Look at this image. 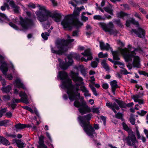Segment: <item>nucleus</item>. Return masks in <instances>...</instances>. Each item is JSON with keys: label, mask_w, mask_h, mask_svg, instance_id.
Instances as JSON below:
<instances>
[{"label": "nucleus", "mask_w": 148, "mask_h": 148, "mask_svg": "<svg viewBox=\"0 0 148 148\" xmlns=\"http://www.w3.org/2000/svg\"><path fill=\"white\" fill-rule=\"evenodd\" d=\"M1 142L3 144L7 145H9L10 144L9 141L5 138L2 137Z\"/></svg>", "instance_id": "nucleus-30"}, {"label": "nucleus", "mask_w": 148, "mask_h": 148, "mask_svg": "<svg viewBox=\"0 0 148 148\" xmlns=\"http://www.w3.org/2000/svg\"><path fill=\"white\" fill-rule=\"evenodd\" d=\"M132 98L135 102H138L139 104H143L144 103V100L142 99H140V96L139 95H133Z\"/></svg>", "instance_id": "nucleus-19"}, {"label": "nucleus", "mask_w": 148, "mask_h": 148, "mask_svg": "<svg viewBox=\"0 0 148 148\" xmlns=\"http://www.w3.org/2000/svg\"><path fill=\"white\" fill-rule=\"evenodd\" d=\"M19 96L21 97V100H22V102L27 104L28 103V101L27 99V96L26 93L22 91L21 92L19 93Z\"/></svg>", "instance_id": "nucleus-16"}, {"label": "nucleus", "mask_w": 148, "mask_h": 148, "mask_svg": "<svg viewBox=\"0 0 148 148\" xmlns=\"http://www.w3.org/2000/svg\"><path fill=\"white\" fill-rule=\"evenodd\" d=\"M72 58L78 60H80V58L78 54L75 53H71L67 56V58L65 59V63H64L62 62V60L58 58V61L60 62V67L62 69H66L68 66L72 64L73 62Z\"/></svg>", "instance_id": "nucleus-7"}, {"label": "nucleus", "mask_w": 148, "mask_h": 148, "mask_svg": "<svg viewBox=\"0 0 148 148\" xmlns=\"http://www.w3.org/2000/svg\"><path fill=\"white\" fill-rule=\"evenodd\" d=\"M0 22H1V20L4 21H9V19L8 17L4 14H3L0 12Z\"/></svg>", "instance_id": "nucleus-28"}, {"label": "nucleus", "mask_w": 148, "mask_h": 148, "mask_svg": "<svg viewBox=\"0 0 148 148\" xmlns=\"http://www.w3.org/2000/svg\"><path fill=\"white\" fill-rule=\"evenodd\" d=\"M6 8H7L8 9H9L10 8L8 4L6 3H5L3 5L1 6V9L2 11H4L5 10Z\"/></svg>", "instance_id": "nucleus-35"}, {"label": "nucleus", "mask_w": 148, "mask_h": 148, "mask_svg": "<svg viewBox=\"0 0 148 148\" xmlns=\"http://www.w3.org/2000/svg\"><path fill=\"white\" fill-rule=\"evenodd\" d=\"M2 65L0 67V69L3 72L6 78L9 80H11L13 78V77L11 74H6V72L8 71V69L6 63L5 62H1Z\"/></svg>", "instance_id": "nucleus-12"}, {"label": "nucleus", "mask_w": 148, "mask_h": 148, "mask_svg": "<svg viewBox=\"0 0 148 148\" xmlns=\"http://www.w3.org/2000/svg\"><path fill=\"white\" fill-rule=\"evenodd\" d=\"M129 15L127 14L122 11L118 12L116 14L117 17L122 18L125 17H128Z\"/></svg>", "instance_id": "nucleus-27"}, {"label": "nucleus", "mask_w": 148, "mask_h": 148, "mask_svg": "<svg viewBox=\"0 0 148 148\" xmlns=\"http://www.w3.org/2000/svg\"><path fill=\"white\" fill-rule=\"evenodd\" d=\"M109 6L104 7L103 8L104 10L105 11L110 14L111 15H113V10L112 8L113 6L110 4H109Z\"/></svg>", "instance_id": "nucleus-20"}, {"label": "nucleus", "mask_w": 148, "mask_h": 148, "mask_svg": "<svg viewBox=\"0 0 148 148\" xmlns=\"http://www.w3.org/2000/svg\"><path fill=\"white\" fill-rule=\"evenodd\" d=\"M130 23H132L133 24L137 25V27H138L139 26L138 23L133 18H131V19L129 21H127L126 23V25L127 26L129 27L130 25Z\"/></svg>", "instance_id": "nucleus-23"}, {"label": "nucleus", "mask_w": 148, "mask_h": 148, "mask_svg": "<svg viewBox=\"0 0 148 148\" xmlns=\"http://www.w3.org/2000/svg\"><path fill=\"white\" fill-rule=\"evenodd\" d=\"M78 32V30L74 31L73 33L72 36H77Z\"/></svg>", "instance_id": "nucleus-59"}, {"label": "nucleus", "mask_w": 148, "mask_h": 148, "mask_svg": "<svg viewBox=\"0 0 148 148\" xmlns=\"http://www.w3.org/2000/svg\"><path fill=\"white\" fill-rule=\"evenodd\" d=\"M81 72L82 74L84 76H85L86 73V71L85 68L84 67L83 68L81 71Z\"/></svg>", "instance_id": "nucleus-55"}, {"label": "nucleus", "mask_w": 148, "mask_h": 148, "mask_svg": "<svg viewBox=\"0 0 148 148\" xmlns=\"http://www.w3.org/2000/svg\"><path fill=\"white\" fill-rule=\"evenodd\" d=\"M86 14L85 12H83L81 15V19L83 21H86L88 19V18L85 16L84 15Z\"/></svg>", "instance_id": "nucleus-36"}, {"label": "nucleus", "mask_w": 148, "mask_h": 148, "mask_svg": "<svg viewBox=\"0 0 148 148\" xmlns=\"http://www.w3.org/2000/svg\"><path fill=\"white\" fill-rule=\"evenodd\" d=\"M131 32L132 33L134 32L140 38H143L144 37L145 35V30L140 27L138 28L137 31L136 29H132Z\"/></svg>", "instance_id": "nucleus-14"}, {"label": "nucleus", "mask_w": 148, "mask_h": 148, "mask_svg": "<svg viewBox=\"0 0 148 148\" xmlns=\"http://www.w3.org/2000/svg\"><path fill=\"white\" fill-rule=\"evenodd\" d=\"M101 64L103 68L106 70H108L109 69V66L106 63V60H103L101 63Z\"/></svg>", "instance_id": "nucleus-31"}, {"label": "nucleus", "mask_w": 148, "mask_h": 148, "mask_svg": "<svg viewBox=\"0 0 148 148\" xmlns=\"http://www.w3.org/2000/svg\"><path fill=\"white\" fill-rule=\"evenodd\" d=\"M91 65L93 68H96L97 66V63L96 61L92 62L91 63Z\"/></svg>", "instance_id": "nucleus-52"}, {"label": "nucleus", "mask_w": 148, "mask_h": 148, "mask_svg": "<svg viewBox=\"0 0 148 148\" xmlns=\"http://www.w3.org/2000/svg\"><path fill=\"white\" fill-rule=\"evenodd\" d=\"M111 31L109 32L110 34H113L114 35H116L118 33V31L116 29H114V28H113Z\"/></svg>", "instance_id": "nucleus-50"}, {"label": "nucleus", "mask_w": 148, "mask_h": 148, "mask_svg": "<svg viewBox=\"0 0 148 148\" xmlns=\"http://www.w3.org/2000/svg\"><path fill=\"white\" fill-rule=\"evenodd\" d=\"M98 56L101 58H105L108 57V55L107 53L103 54V52H100L98 54Z\"/></svg>", "instance_id": "nucleus-37"}, {"label": "nucleus", "mask_w": 148, "mask_h": 148, "mask_svg": "<svg viewBox=\"0 0 148 148\" xmlns=\"http://www.w3.org/2000/svg\"><path fill=\"white\" fill-rule=\"evenodd\" d=\"M100 47L101 50H110L111 51L112 49L110 47V45L107 43L106 45L104 44L103 42L102 41H99Z\"/></svg>", "instance_id": "nucleus-17"}, {"label": "nucleus", "mask_w": 148, "mask_h": 148, "mask_svg": "<svg viewBox=\"0 0 148 148\" xmlns=\"http://www.w3.org/2000/svg\"><path fill=\"white\" fill-rule=\"evenodd\" d=\"M15 142L19 148H23L25 147V145L21 140H16Z\"/></svg>", "instance_id": "nucleus-26"}, {"label": "nucleus", "mask_w": 148, "mask_h": 148, "mask_svg": "<svg viewBox=\"0 0 148 148\" xmlns=\"http://www.w3.org/2000/svg\"><path fill=\"white\" fill-rule=\"evenodd\" d=\"M7 111L6 108H4L0 110V117H2L3 114Z\"/></svg>", "instance_id": "nucleus-43"}, {"label": "nucleus", "mask_w": 148, "mask_h": 148, "mask_svg": "<svg viewBox=\"0 0 148 148\" xmlns=\"http://www.w3.org/2000/svg\"><path fill=\"white\" fill-rule=\"evenodd\" d=\"M130 120L131 123L133 125L135 124V119L132 115H130Z\"/></svg>", "instance_id": "nucleus-44"}, {"label": "nucleus", "mask_w": 148, "mask_h": 148, "mask_svg": "<svg viewBox=\"0 0 148 148\" xmlns=\"http://www.w3.org/2000/svg\"><path fill=\"white\" fill-rule=\"evenodd\" d=\"M28 6L32 8H36L35 5L33 3H30L28 5Z\"/></svg>", "instance_id": "nucleus-61"}, {"label": "nucleus", "mask_w": 148, "mask_h": 148, "mask_svg": "<svg viewBox=\"0 0 148 148\" xmlns=\"http://www.w3.org/2000/svg\"><path fill=\"white\" fill-rule=\"evenodd\" d=\"M92 116V114H89L83 116H79L77 118L79 124L84 131L88 135L91 137L94 134H95L94 129L89 121Z\"/></svg>", "instance_id": "nucleus-5"}, {"label": "nucleus", "mask_w": 148, "mask_h": 148, "mask_svg": "<svg viewBox=\"0 0 148 148\" xmlns=\"http://www.w3.org/2000/svg\"><path fill=\"white\" fill-rule=\"evenodd\" d=\"M81 54L83 55L84 56H87L88 57L86 60L84 58H82L81 59V60L82 61H84L86 62L88 60H91L92 58V57L91 56V53L89 49L85 50L84 52L82 53Z\"/></svg>", "instance_id": "nucleus-13"}, {"label": "nucleus", "mask_w": 148, "mask_h": 148, "mask_svg": "<svg viewBox=\"0 0 148 148\" xmlns=\"http://www.w3.org/2000/svg\"><path fill=\"white\" fill-rule=\"evenodd\" d=\"M50 25V23L48 22H47V24H44L43 25L44 28L45 29H48Z\"/></svg>", "instance_id": "nucleus-57"}, {"label": "nucleus", "mask_w": 148, "mask_h": 148, "mask_svg": "<svg viewBox=\"0 0 148 148\" xmlns=\"http://www.w3.org/2000/svg\"><path fill=\"white\" fill-rule=\"evenodd\" d=\"M59 75L61 79L64 80L62 82L61 87L67 89L70 100L73 101L77 99V97L80 98V94L77 92L79 88L77 87L75 88L74 86L71 84V80L68 78L67 73L64 71H61L59 72Z\"/></svg>", "instance_id": "nucleus-2"}, {"label": "nucleus", "mask_w": 148, "mask_h": 148, "mask_svg": "<svg viewBox=\"0 0 148 148\" xmlns=\"http://www.w3.org/2000/svg\"><path fill=\"white\" fill-rule=\"evenodd\" d=\"M92 112L95 113H99V110L98 108H93L92 109Z\"/></svg>", "instance_id": "nucleus-51"}, {"label": "nucleus", "mask_w": 148, "mask_h": 148, "mask_svg": "<svg viewBox=\"0 0 148 148\" xmlns=\"http://www.w3.org/2000/svg\"><path fill=\"white\" fill-rule=\"evenodd\" d=\"M106 106L111 109L113 107H115V108L116 110H118L119 109V108L118 106L115 103H112L107 102L106 103Z\"/></svg>", "instance_id": "nucleus-25"}, {"label": "nucleus", "mask_w": 148, "mask_h": 148, "mask_svg": "<svg viewBox=\"0 0 148 148\" xmlns=\"http://www.w3.org/2000/svg\"><path fill=\"white\" fill-rule=\"evenodd\" d=\"M102 87L104 89H107L108 88V85L107 84L104 83L102 85Z\"/></svg>", "instance_id": "nucleus-60"}, {"label": "nucleus", "mask_w": 148, "mask_h": 148, "mask_svg": "<svg viewBox=\"0 0 148 148\" xmlns=\"http://www.w3.org/2000/svg\"><path fill=\"white\" fill-rule=\"evenodd\" d=\"M12 102L13 103H18L19 102H22V100H21V99H15L14 98L12 100Z\"/></svg>", "instance_id": "nucleus-48"}, {"label": "nucleus", "mask_w": 148, "mask_h": 148, "mask_svg": "<svg viewBox=\"0 0 148 148\" xmlns=\"http://www.w3.org/2000/svg\"><path fill=\"white\" fill-rule=\"evenodd\" d=\"M79 13L75 9L72 15L66 16L61 22V24L64 28H67L69 30L72 29L73 26L79 27L83 25V24L77 19L74 20L73 17L79 15Z\"/></svg>", "instance_id": "nucleus-4"}, {"label": "nucleus", "mask_w": 148, "mask_h": 148, "mask_svg": "<svg viewBox=\"0 0 148 148\" xmlns=\"http://www.w3.org/2000/svg\"><path fill=\"white\" fill-rule=\"evenodd\" d=\"M71 76L73 80L75 82L77 81L80 83V85L83 83L82 82L83 80V79L81 77H78V73H75L73 72H71Z\"/></svg>", "instance_id": "nucleus-15"}, {"label": "nucleus", "mask_w": 148, "mask_h": 148, "mask_svg": "<svg viewBox=\"0 0 148 148\" xmlns=\"http://www.w3.org/2000/svg\"><path fill=\"white\" fill-rule=\"evenodd\" d=\"M9 121L8 120H4L3 121H0V126H3L5 124L8 122Z\"/></svg>", "instance_id": "nucleus-47"}, {"label": "nucleus", "mask_w": 148, "mask_h": 148, "mask_svg": "<svg viewBox=\"0 0 148 148\" xmlns=\"http://www.w3.org/2000/svg\"><path fill=\"white\" fill-rule=\"evenodd\" d=\"M120 71L122 73L125 75H127L130 73L127 72L125 69L123 68L120 70Z\"/></svg>", "instance_id": "nucleus-46"}, {"label": "nucleus", "mask_w": 148, "mask_h": 148, "mask_svg": "<svg viewBox=\"0 0 148 148\" xmlns=\"http://www.w3.org/2000/svg\"><path fill=\"white\" fill-rule=\"evenodd\" d=\"M126 140L128 145L134 146L135 148L136 147V144L138 143L135 135L134 134L129 135L126 138Z\"/></svg>", "instance_id": "nucleus-10"}, {"label": "nucleus", "mask_w": 148, "mask_h": 148, "mask_svg": "<svg viewBox=\"0 0 148 148\" xmlns=\"http://www.w3.org/2000/svg\"><path fill=\"white\" fill-rule=\"evenodd\" d=\"M74 105L76 107H79V111L82 115L91 111L90 108L85 103L82 102L81 103L77 100H76L74 102Z\"/></svg>", "instance_id": "nucleus-9"}, {"label": "nucleus", "mask_w": 148, "mask_h": 148, "mask_svg": "<svg viewBox=\"0 0 148 148\" xmlns=\"http://www.w3.org/2000/svg\"><path fill=\"white\" fill-rule=\"evenodd\" d=\"M22 107L23 108L29 111L31 113H34V111L30 107L27 106H23Z\"/></svg>", "instance_id": "nucleus-42"}, {"label": "nucleus", "mask_w": 148, "mask_h": 148, "mask_svg": "<svg viewBox=\"0 0 148 148\" xmlns=\"http://www.w3.org/2000/svg\"><path fill=\"white\" fill-rule=\"evenodd\" d=\"M9 4L12 8L16 5L14 1L13 0H11L9 2Z\"/></svg>", "instance_id": "nucleus-53"}, {"label": "nucleus", "mask_w": 148, "mask_h": 148, "mask_svg": "<svg viewBox=\"0 0 148 148\" xmlns=\"http://www.w3.org/2000/svg\"><path fill=\"white\" fill-rule=\"evenodd\" d=\"M93 18L95 20H99L104 19L100 15H96L94 16Z\"/></svg>", "instance_id": "nucleus-40"}, {"label": "nucleus", "mask_w": 148, "mask_h": 148, "mask_svg": "<svg viewBox=\"0 0 148 148\" xmlns=\"http://www.w3.org/2000/svg\"><path fill=\"white\" fill-rule=\"evenodd\" d=\"M74 40L73 39L61 40L59 43H57L56 47H53L51 46L52 52L57 54L62 53L67 51L68 48V45Z\"/></svg>", "instance_id": "nucleus-6"}, {"label": "nucleus", "mask_w": 148, "mask_h": 148, "mask_svg": "<svg viewBox=\"0 0 148 148\" xmlns=\"http://www.w3.org/2000/svg\"><path fill=\"white\" fill-rule=\"evenodd\" d=\"M51 1L53 5V6H56L57 5V3L56 1L55 0H50Z\"/></svg>", "instance_id": "nucleus-63"}, {"label": "nucleus", "mask_w": 148, "mask_h": 148, "mask_svg": "<svg viewBox=\"0 0 148 148\" xmlns=\"http://www.w3.org/2000/svg\"><path fill=\"white\" fill-rule=\"evenodd\" d=\"M12 8L13 9V10L15 13H19L20 8L18 6L16 5Z\"/></svg>", "instance_id": "nucleus-41"}, {"label": "nucleus", "mask_w": 148, "mask_h": 148, "mask_svg": "<svg viewBox=\"0 0 148 148\" xmlns=\"http://www.w3.org/2000/svg\"><path fill=\"white\" fill-rule=\"evenodd\" d=\"M40 11L36 12V15L38 18L40 22H43L46 21L48 16L51 17L54 20L57 22L60 21L62 17L61 14L55 13L53 14L50 11L47 10L44 6H41L38 5Z\"/></svg>", "instance_id": "nucleus-3"}, {"label": "nucleus", "mask_w": 148, "mask_h": 148, "mask_svg": "<svg viewBox=\"0 0 148 148\" xmlns=\"http://www.w3.org/2000/svg\"><path fill=\"white\" fill-rule=\"evenodd\" d=\"M122 125L123 126V129L129 132L130 131V129L128 127L127 125L124 123H122Z\"/></svg>", "instance_id": "nucleus-39"}, {"label": "nucleus", "mask_w": 148, "mask_h": 148, "mask_svg": "<svg viewBox=\"0 0 148 148\" xmlns=\"http://www.w3.org/2000/svg\"><path fill=\"white\" fill-rule=\"evenodd\" d=\"M121 6H123L125 10H129V6L127 4H123L121 5Z\"/></svg>", "instance_id": "nucleus-58"}, {"label": "nucleus", "mask_w": 148, "mask_h": 148, "mask_svg": "<svg viewBox=\"0 0 148 148\" xmlns=\"http://www.w3.org/2000/svg\"><path fill=\"white\" fill-rule=\"evenodd\" d=\"M144 132L146 135V137L148 138V130L146 129H145L144 130Z\"/></svg>", "instance_id": "nucleus-64"}, {"label": "nucleus", "mask_w": 148, "mask_h": 148, "mask_svg": "<svg viewBox=\"0 0 148 148\" xmlns=\"http://www.w3.org/2000/svg\"><path fill=\"white\" fill-rule=\"evenodd\" d=\"M16 85L18 88H22L23 89L26 88L25 87L24 85L21 82L20 79H16L15 81Z\"/></svg>", "instance_id": "nucleus-22"}, {"label": "nucleus", "mask_w": 148, "mask_h": 148, "mask_svg": "<svg viewBox=\"0 0 148 148\" xmlns=\"http://www.w3.org/2000/svg\"><path fill=\"white\" fill-rule=\"evenodd\" d=\"M99 25L106 32H110L114 28V25L112 22H109L107 24L104 23H100Z\"/></svg>", "instance_id": "nucleus-11"}, {"label": "nucleus", "mask_w": 148, "mask_h": 148, "mask_svg": "<svg viewBox=\"0 0 148 148\" xmlns=\"http://www.w3.org/2000/svg\"><path fill=\"white\" fill-rule=\"evenodd\" d=\"M84 67V66L83 65H79L78 66H75L74 68L78 71H81Z\"/></svg>", "instance_id": "nucleus-38"}, {"label": "nucleus", "mask_w": 148, "mask_h": 148, "mask_svg": "<svg viewBox=\"0 0 148 148\" xmlns=\"http://www.w3.org/2000/svg\"><path fill=\"white\" fill-rule=\"evenodd\" d=\"M114 22L116 23V24L118 25L119 26H122V24L121 22L120 21V20H116L114 19Z\"/></svg>", "instance_id": "nucleus-54"}, {"label": "nucleus", "mask_w": 148, "mask_h": 148, "mask_svg": "<svg viewBox=\"0 0 148 148\" xmlns=\"http://www.w3.org/2000/svg\"><path fill=\"white\" fill-rule=\"evenodd\" d=\"M138 49L131 47L128 49L124 48H119L117 51H111L113 59L114 60H120L119 57V53H120L123 56L125 61L127 62L132 61L133 58H134L132 64L134 67L139 68L140 67V59L138 56H136V52L138 51Z\"/></svg>", "instance_id": "nucleus-1"}, {"label": "nucleus", "mask_w": 148, "mask_h": 148, "mask_svg": "<svg viewBox=\"0 0 148 148\" xmlns=\"http://www.w3.org/2000/svg\"><path fill=\"white\" fill-rule=\"evenodd\" d=\"M122 114L121 113L118 112L115 115L116 118L119 119H122Z\"/></svg>", "instance_id": "nucleus-45"}, {"label": "nucleus", "mask_w": 148, "mask_h": 148, "mask_svg": "<svg viewBox=\"0 0 148 148\" xmlns=\"http://www.w3.org/2000/svg\"><path fill=\"white\" fill-rule=\"evenodd\" d=\"M4 100L5 101L10 100V97L8 95H5L3 96Z\"/></svg>", "instance_id": "nucleus-62"}, {"label": "nucleus", "mask_w": 148, "mask_h": 148, "mask_svg": "<svg viewBox=\"0 0 148 148\" xmlns=\"http://www.w3.org/2000/svg\"><path fill=\"white\" fill-rule=\"evenodd\" d=\"M11 88L10 86L8 85L5 88L3 87L1 90L3 92H7L10 91V90L11 89Z\"/></svg>", "instance_id": "nucleus-33"}, {"label": "nucleus", "mask_w": 148, "mask_h": 148, "mask_svg": "<svg viewBox=\"0 0 148 148\" xmlns=\"http://www.w3.org/2000/svg\"><path fill=\"white\" fill-rule=\"evenodd\" d=\"M44 137L43 136H41L39 138V145L38 146L39 148H47V146L44 143Z\"/></svg>", "instance_id": "nucleus-18"}, {"label": "nucleus", "mask_w": 148, "mask_h": 148, "mask_svg": "<svg viewBox=\"0 0 148 148\" xmlns=\"http://www.w3.org/2000/svg\"><path fill=\"white\" fill-rule=\"evenodd\" d=\"M49 36V33L48 32L42 33L41 34V36L45 40H47L48 39V37Z\"/></svg>", "instance_id": "nucleus-34"}, {"label": "nucleus", "mask_w": 148, "mask_h": 148, "mask_svg": "<svg viewBox=\"0 0 148 148\" xmlns=\"http://www.w3.org/2000/svg\"><path fill=\"white\" fill-rule=\"evenodd\" d=\"M9 25L14 28V29L17 30L18 29V27H17L15 25V24H14L13 23H12V22H10L9 23Z\"/></svg>", "instance_id": "nucleus-56"}, {"label": "nucleus", "mask_w": 148, "mask_h": 148, "mask_svg": "<svg viewBox=\"0 0 148 148\" xmlns=\"http://www.w3.org/2000/svg\"><path fill=\"white\" fill-rule=\"evenodd\" d=\"M111 86L112 91L113 94H115V91L116 89L118 87V86L117 84V82L116 80H113L110 82Z\"/></svg>", "instance_id": "nucleus-21"}, {"label": "nucleus", "mask_w": 148, "mask_h": 148, "mask_svg": "<svg viewBox=\"0 0 148 148\" xmlns=\"http://www.w3.org/2000/svg\"><path fill=\"white\" fill-rule=\"evenodd\" d=\"M20 23L23 29L27 30L31 28L34 25V23L33 21L27 18H23L20 17Z\"/></svg>", "instance_id": "nucleus-8"}, {"label": "nucleus", "mask_w": 148, "mask_h": 148, "mask_svg": "<svg viewBox=\"0 0 148 148\" xmlns=\"http://www.w3.org/2000/svg\"><path fill=\"white\" fill-rule=\"evenodd\" d=\"M26 127V125L25 124H22L20 123L16 124L15 125V127L16 128L21 129L24 128Z\"/></svg>", "instance_id": "nucleus-32"}, {"label": "nucleus", "mask_w": 148, "mask_h": 148, "mask_svg": "<svg viewBox=\"0 0 148 148\" xmlns=\"http://www.w3.org/2000/svg\"><path fill=\"white\" fill-rule=\"evenodd\" d=\"M80 89L82 92L84 93V95L85 97L90 96V94L89 93L88 90L85 86H81L80 87Z\"/></svg>", "instance_id": "nucleus-24"}, {"label": "nucleus", "mask_w": 148, "mask_h": 148, "mask_svg": "<svg viewBox=\"0 0 148 148\" xmlns=\"http://www.w3.org/2000/svg\"><path fill=\"white\" fill-rule=\"evenodd\" d=\"M116 101L118 104L119 106L121 108H125L127 107L126 104L122 101L119 100L118 99H116Z\"/></svg>", "instance_id": "nucleus-29"}, {"label": "nucleus", "mask_w": 148, "mask_h": 148, "mask_svg": "<svg viewBox=\"0 0 148 148\" xmlns=\"http://www.w3.org/2000/svg\"><path fill=\"white\" fill-rule=\"evenodd\" d=\"M136 135L137 136V138L138 139H140V138L141 137V135L140 136V133L139 132V131L138 130V127H136Z\"/></svg>", "instance_id": "nucleus-49"}]
</instances>
